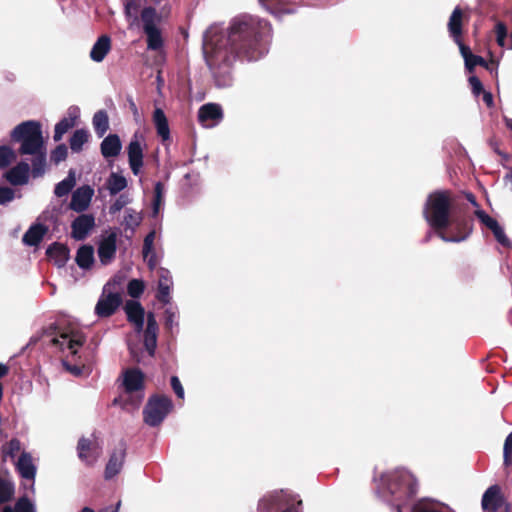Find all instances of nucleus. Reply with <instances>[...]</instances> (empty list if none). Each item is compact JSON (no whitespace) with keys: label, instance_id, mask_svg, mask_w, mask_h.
<instances>
[{"label":"nucleus","instance_id":"nucleus-13","mask_svg":"<svg viewBox=\"0 0 512 512\" xmlns=\"http://www.w3.org/2000/svg\"><path fill=\"white\" fill-rule=\"evenodd\" d=\"M94 226L95 218L92 214H81L76 217L71 224V236L75 240L82 241L86 239Z\"/></svg>","mask_w":512,"mask_h":512},{"label":"nucleus","instance_id":"nucleus-33","mask_svg":"<svg viewBox=\"0 0 512 512\" xmlns=\"http://www.w3.org/2000/svg\"><path fill=\"white\" fill-rule=\"evenodd\" d=\"M262 4L276 16H282L284 14H291L294 12V9L287 0H265Z\"/></svg>","mask_w":512,"mask_h":512},{"label":"nucleus","instance_id":"nucleus-24","mask_svg":"<svg viewBox=\"0 0 512 512\" xmlns=\"http://www.w3.org/2000/svg\"><path fill=\"white\" fill-rule=\"evenodd\" d=\"M463 18V10L459 6L455 7L447 24L449 34L454 41H458L459 38H462Z\"/></svg>","mask_w":512,"mask_h":512},{"label":"nucleus","instance_id":"nucleus-14","mask_svg":"<svg viewBox=\"0 0 512 512\" xmlns=\"http://www.w3.org/2000/svg\"><path fill=\"white\" fill-rule=\"evenodd\" d=\"M144 373L138 368H129L124 372L123 387L126 394L131 395L134 392L144 390Z\"/></svg>","mask_w":512,"mask_h":512},{"label":"nucleus","instance_id":"nucleus-38","mask_svg":"<svg viewBox=\"0 0 512 512\" xmlns=\"http://www.w3.org/2000/svg\"><path fill=\"white\" fill-rule=\"evenodd\" d=\"M75 185L76 179L74 172L70 171L68 176L55 186L54 194L57 197H64L72 191Z\"/></svg>","mask_w":512,"mask_h":512},{"label":"nucleus","instance_id":"nucleus-25","mask_svg":"<svg viewBox=\"0 0 512 512\" xmlns=\"http://www.w3.org/2000/svg\"><path fill=\"white\" fill-rule=\"evenodd\" d=\"M70 250L67 245L54 242L46 250L48 258L53 259L58 267L65 266L69 259Z\"/></svg>","mask_w":512,"mask_h":512},{"label":"nucleus","instance_id":"nucleus-54","mask_svg":"<svg viewBox=\"0 0 512 512\" xmlns=\"http://www.w3.org/2000/svg\"><path fill=\"white\" fill-rule=\"evenodd\" d=\"M492 233H493L495 239L497 240V242H499L502 246H504V247L511 246V241L506 236L503 228L500 225H498L497 228H495L494 231H492Z\"/></svg>","mask_w":512,"mask_h":512},{"label":"nucleus","instance_id":"nucleus-57","mask_svg":"<svg viewBox=\"0 0 512 512\" xmlns=\"http://www.w3.org/2000/svg\"><path fill=\"white\" fill-rule=\"evenodd\" d=\"M171 387L179 399H184V388L177 376H172L170 379Z\"/></svg>","mask_w":512,"mask_h":512},{"label":"nucleus","instance_id":"nucleus-30","mask_svg":"<svg viewBox=\"0 0 512 512\" xmlns=\"http://www.w3.org/2000/svg\"><path fill=\"white\" fill-rule=\"evenodd\" d=\"M153 122L157 131V135L163 142L170 139V128L167 117L161 108H156L153 113Z\"/></svg>","mask_w":512,"mask_h":512},{"label":"nucleus","instance_id":"nucleus-31","mask_svg":"<svg viewBox=\"0 0 512 512\" xmlns=\"http://www.w3.org/2000/svg\"><path fill=\"white\" fill-rule=\"evenodd\" d=\"M75 261L82 269H90L94 263V248L91 245H82L76 253Z\"/></svg>","mask_w":512,"mask_h":512},{"label":"nucleus","instance_id":"nucleus-53","mask_svg":"<svg viewBox=\"0 0 512 512\" xmlns=\"http://www.w3.org/2000/svg\"><path fill=\"white\" fill-rule=\"evenodd\" d=\"M129 202L128 196L122 194L120 195L109 207L110 214H116L120 210H122Z\"/></svg>","mask_w":512,"mask_h":512},{"label":"nucleus","instance_id":"nucleus-6","mask_svg":"<svg viewBox=\"0 0 512 512\" xmlns=\"http://www.w3.org/2000/svg\"><path fill=\"white\" fill-rule=\"evenodd\" d=\"M302 500L288 490L269 493L259 500L258 512H301Z\"/></svg>","mask_w":512,"mask_h":512},{"label":"nucleus","instance_id":"nucleus-62","mask_svg":"<svg viewBox=\"0 0 512 512\" xmlns=\"http://www.w3.org/2000/svg\"><path fill=\"white\" fill-rule=\"evenodd\" d=\"M129 107L134 116H138V108L132 99H129Z\"/></svg>","mask_w":512,"mask_h":512},{"label":"nucleus","instance_id":"nucleus-11","mask_svg":"<svg viewBox=\"0 0 512 512\" xmlns=\"http://www.w3.org/2000/svg\"><path fill=\"white\" fill-rule=\"evenodd\" d=\"M143 142L144 136L141 133L136 132L127 146L128 163L135 176L140 174L144 165Z\"/></svg>","mask_w":512,"mask_h":512},{"label":"nucleus","instance_id":"nucleus-26","mask_svg":"<svg viewBox=\"0 0 512 512\" xmlns=\"http://www.w3.org/2000/svg\"><path fill=\"white\" fill-rule=\"evenodd\" d=\"M48 232V227L41 223H35L23 235L22 241L28 246H38Z\"/></svg>","mask_w":512,"mask_h":512},{"label":"nucleus","instance_id":"nucleus-43","mask_svg":"<svg viewBox=\"0 0 512 512\" xmlns=\"http://www.w3.org/2000/svg\"><path fill=\"white\" fill-rule=\"evenodd\" d=\"M3 512H34V507L27 497H22L18 499L14 509L7 506L3 509Z\"/></svg>","mask_w":512,"mask_h":512},{"label":"nucleus","instance_id":"nucleus-21","mask_svg":"<svg viewBox=\"0 0 512 512\" xmlns=\"http://www.w3.org/2000/svg\"><path fill=\"white\" fill-rule=\"evenodd\" d=\"M77 450L79 458L89 465L94 464L100 454L98 447L91 440L84 437L79 439Z\"/></svg>","mask_w":512,"mask_h":512},{"label":"nucleus","instance_id":"nucleus-10","mask_svg":"<svg viewBox=\"0 0 512 512\" xmlns=\"http://www.w3.org/2000/svg\"><path fill=\"white\" fill-rule=\"evenodd\" d=\"M109 286L110 283H107L104 286L103 292L95 306L94 312L99 318L111 317L116 313L122 304L121 294L119 292L109 291Z\"/></svg>","mask_w":512,"mask_h":512},{"label":"nucleus","instance_id":"nucleus-55","mask_svg":"<svg viewBox=\"0 0 512 512\" xmlns=\"http://www.w3.org/2000/svg\"><path fill=\"white\" fill-rule=\"evenodd\" d=\"M14 197L15 193L12 188L0 186V205L12 201Z\"/></svg>","mask_w":512,"mask_h":512},{"label":"nucleus","instance_id":"nucleus-35","mask_svg":"<svg viewBox=\"0 0 512 512\" xmlns=\"http://www.w3.org/2000/svg\"><path fill=\"white\" fill-rule=\"evenodd\" d=\"M76 119L77 116L70 115L69 117H64L55 125L53 135L55 142L60 141L63 138V135L76 125Z\"/></svg>","mask_w":512,"mask_h":512},{"label":"nucleus","instance_id":"nucleus-61","mask_svg":"<svg viewBox=\"0 0 512 512\" xmlns=\"http://www.w3.org/2000/svg\"><path fill=\"white\" fill-rule=\"evenodd\" d=\"M9 372L7 365L0 363V379L5 377Z\"/></svg>","mask_w":512,"mask_h":512},{"label":"nucleus","instance_id":"nucleus-49","mask_svg":"<svg viewBox=\"0 0 512 512\" xmlns=\"http://www.w3.org/2000/svg\"><path fill=\"white\" fill-rule=\"evenodd\" d=\"M503 463L505 466H512V431L508 434L504 442Z\"/></svg>","mask_w":512,"mask_h":512},{"label":"nucleus","instance_id":"nucleus-56","mask_svg":"<svg viewBox=\"0 0 512 512\" xmlns=\"http://www.w3.org/2000/svg\"><path fill=\"white\" fill-rule=\"evenodd\" d=\"M468 81L471 86L472 93L475 96H479L482 92H484L482 82L477 76H470Z\"/></svg>","mask_w":512,"mask_h":512},{"label":"nucleus","instance_id":"nucleus-15","mask_svg":"<svg viewBox=\"0 0 512 512\" xmlns=\"http://www.w3.org/2000/svg\"><path fill=\"white\" fill-rule=\"evenodd\" d=\"M94 190L89 185L77 188L71 197L69 208L75 212H83L90 205Z\"/></svg>","mask_w":512,"mask_h":512},{"label":"nucleus","instance_id":"nucleus-16","mask_svg":"<svg viewBox=\"0 0 512 512\" xmlns=\"http://www.w3.org/2000/svg\"><path fill=\"white\" fill-rule=\"evenodd\" d=\"M117 251V234L111 232L104 237L98 246V257L103 265L109 264L114 258Z\"/></svg>","mask_w":512,"mask_h":512},{"label":"nucleus","instance_id":"nucleus-50","mask_svg":"<svg viewBox=\"0 0 512 512\" xmlns=\"http://www.w3.org/2000/svg\"><path fill=\"white\" fill-rule=\"evenodd\" d=\"M496 41L500 47L505 46L508 29L504 22L498 21L495 25Z\"/></svg>","mask_w":512,"mask_h":512},{"label":"nucleus","instance_id":"nucleus-2","mask_svg":"<svg viewBox=\"0 0 512 512\" xmlns=\"http://www.w3.org/2000/svg\"><path fill=\"white\" fill-rule=\"evenodd\" d=\"M11 138L13 141L21 143L19 154L33 156V177L42 176L45 172L46 149L40 123L32 120L22 122L12 130Z\"/></svg>","mask_w":512,"mask_h":512},{"label":"nucleus","instance_id":"nucleus-1","mask_svg":"<svg viewBox=\"0 0 512 512\" xmlns=\"http://www.w3.org/2000/svg\"><path fill=\"white\" fill-rule=\"evenodd\" d=\"M271 25L252 16L235 18L227 34L208 30L204 35L203 53L217 87L225 88L233 82V64L236 59L257 61L268 52Z\"/></svg>","mask_w":512,"mask_h":512},{"label":"nucleus","instance_id":"nucleus-37","mask_svg":"<svg viewBox=\"0 0 512 512\" xmlns=\"http://www.w3.org/2000/svg\"><path fill=\"white\" fill-rule=\"evenodd\" d=\"M89 133L85 129H77L70 137L69 144L73 152L79 153L83 149V145L88 141Z\"/></svg>","mask_w":512,"mask_h":512},{"label":"nucleus","instance_id":"nucleus-12","mask_svg":"<svg viewBox=\"0 0 512 512\" xmlns=\"http://www.w3.org/2000/svg\"><path fill=\"white\" fill-rule=\"evenodd\" d=\"M126 457V443L120 441L118 446L113 450L106 464L104 477L106 480H110L115 477L122 469L124 460Z\"/></svg>","mask_w":512,"mask_h":512},{"label":"nucleus","instance_id":"nucleus-5","mask_svg":"<svg viewBox=\"0 0 512 512\" xmlns=\"http://www.w3.org/2000/svg\"><path fill=\"white\" fill-rule=\"evenodd\" d=\"M473 227L474 219L469 213L468 206L457 205L450 216L448 228H444L442 234L437 236L445 242H461L471 235Z\"/></svg>","mask_w":512,"mask_h":512},{"label":"nucleus","instance_id":"nucleus-40","mask_svg":"<svg viewBox=\"0 0 512 512\" xmlns=\"http://www.w3.org/2000/svg\"><path fill=\"white\" fill-rule=\"evenodd\" d=\"M144 0H123L124 14L127 18L138 20V12Z\"/></svg>","mask_w":512,"mask_h":512},{"label":"nucleus","instance_id":"nucleus-46","mask_svg":"<svg viewBox=\"0 0 512 512\" xmlns=\"http://www.w3.org/2000/svg\"><path fill=\"white\" fill-rule=\"evenodd\" d=\"M142 221V217L139 213L132 209L126 210V214L124 217V223L127 228H131L132 230L140 225Z\"/></svg>","mask_w":512,"mask_h":512},{"label":"nucleus","instance_id":"nucleus-45","mask_svg":"<svg viewBox=\"0 0 512 512\" xmlns=\"http://www.w3.org/2000/svg\"><path fill=\"white\" fill-rule=\"evenodd\" d=\"M15 158L16 155L9 146H0V168H6Z\"/></svg>","mask_w":512,"mask_h":512},{"label":"nucleus","instance_id":"nucleus-42","mask_svg":"<svg viewBox=\"0 0 512 512\" xmlns=\"http://www.w3.org/2000/svg\"><path fill=\"white\" fill-rule=\"evenodd\" d=\"M145 289V283L141 279H132L128 282L127 293L132 298H139Z\"/></svg>","mask_w":512,"mask_h":512},{"label":"nucleus","instance_id":"nucleus-59","mask_svg":"<svg viewBox=\"0 0 512 512\" xmlns=\"http://www.w3.org/2000/svg\"><path fill=\"white\" fill-rule=\"evenodd\" d=\"M483 95V101L488 107H492L494 105L493 95L492 93L485 91L481 93Z\"/></svg>","mask_w":512,"mask_h":512},{"label":"nucleus","instance_id":"nucleus-41","mask_svg":"<svg viewBox=\"0 0 512 512\" xmlns=\"http://www.w3.org/2000/svg\"><path fill=\"white\" fill-rule=\"evenodd\" d=\"M14 494V485L4 479H0V505L10 501Z\"/></svg>","mask_w":512,"mask_h":512},{"label":"nucleus","instance_id":"nucleus-22","mask_svg":"<svg viewBox=\"0 0 512 512\" xmlns=\"http://www.w3.org/2000/svg\"><path fill=\"white\" fill-rule=\"evenodd\" d=\"M223 118V111L220 105L207 103L200 107L198 111V120L206 125L209 121L213 124L218 123Z\"/></svg>","mask_w":512,"mask_h":512},{"label":"nucleus","instance_id":"nucleus-44","mask_svg":"<svg viewBox=\"0 0 512 512\" xmlns=\"http://www.w3.org/2000/svg\"><path fill=\"white\" fill-rule=\"evenodd\" d=\"M474 215L479 219V221L486 226L489 230L494 231L495 228L499 225L497 220L489 216L484 210L476 209L474 211Z\"/></svg>","mask_w":512,"mask_h":512},{"label":"nucleus","instance_id":"nucleus-23","mask_svg":"<svg viewBox=\"0 0 512 512\" xmlns=\"http://www.w3.org/2000/svg\"><path fill=\"white\" fill-rule=\"evenodd\" d=\"M122 149L120 137L117 134L107 135L100 144V151L104 158L117 157Z\"/></svg>","mask_w":512,"mask_h":512},{"label":"nucleus","instance_id":"nucleus-64","mask_svg":"<svg viewBox=\"0 0 512 512\" xmlns=\"http://www.w3.org/2000/svg\"><path fill=\"white\" fill-rule=\"evenodd\" d=\"M80 512H94V510L89 507H84Z\"/></svg>","mask_w":512,"mask_h":512},{"label":"nucleus","instance_id":"nucleus-48","mask_svg":"<svg viewBox=\"0 0 512 512\" xmlns=\"http://www.w3.org/2000/svg\"><path fill=\"white\" fill-rule=\"evenodd\" d=\"M164 186L161 182H157L154 187V199H153V216L159 213V209L162 203Z\"/></svg>","mask_w":512,"mask_h":512},{"label":"nucleus","instance_id":"nucleus-29","mask_svg":"<svg viewBox=\"0 0 512 512\" xmlns=\"http://www.w3.org/2000/svg\"><path fill=\"white\" fill-rule=\"evenodd\" d=\"M16 468L22 478L27 480H33L35 478L36 467L34 466L32 457L29 453H21L17 461Z\"/></svg>","mask_w":512,"mask_h":512},{"label":"nucleus","instance_id":"nucleus-7","mask_svg":"<svg viewBox=\"0 0 512 512\" xmlns=\"http://www.w3.org/2000/svg\"><path fill=\"white\" fill-rule=\"evenodd\" d=\"M143 32L146 35L147 49L151 51H158L164 46V39L162 37L159 24L162 21V16L158 13L156 8L152 6L144 7L140 13Z\"/></svg>","mask_w":512,"mask_h":512},{"label":"nucleus","instance_id":"nucleus-8","mask_svg":"<svg viewBox=\"0 0 512 512\" xmlns=\"http://www.w3.org/2000/svg\"><path fill=\"white\" fill-rule=\"evenodd\" d=\"M171 398L164 394L151 395L143 409L144 422L150 427L159 426L173 409Z\"/></svg>","mask_w":512,"mask_h":512},{"label":"nucleus","instance_id":"nucleus-18","mask_svg":"<svg viewBox=\"0 0 512 512\" xmlns=\"http://www.w3.org/2000/svg\"><path fill=\"white\" fill-rule=\"evenodd\" d=\"M158 323L153 312L147 314V325L144 331V346L150 356H153L157 346Z\"/></svg>","mask_w":512,"mask_h":512},{"label":"nucleus","instance_id":"nucleus-27","mask_svg":"<svg viewBox=\"0 0 512 512\" xmlns=\"http://www.w3.org/2000/svg\"><path fill=\"white\" fill-rule=\"evenodd\" d=\"M171 276L169 275V271L165 269H161L159 271V279H158V287L156 298L159 302L163 304H168L170 302V285H171Z\"/></svg>","mask_w":512,"mask_h":512},{"label":"nucleus","instance_id":"nucleus-36","mask_svg":"<svg viewBox=\"0 0 512 512\" xmlns=\"http://www.w3.org/2000/svg\"><path fill=\"white\" fill-rule=\"evenodd\" d=\"M107 189L111 195H116L127 187V180L124 176L112 172L106 182Z\"/></svg>","mask_w":512,"mask_h":512},{"label":"nucleus","instance_id":"nucleus-60","mask_svg":"<svg viewBox=\"0 0 512 512\" xmlns=\"http://www.w3.org/2000/svg\"><path fill=\"white\" fill-rule=\"evenodd\" d=\"M465 197L473 206H475L479 209V204H478L476 197L473 193L467 192V193H465Z\"/></svg>","mask_w":512,"mask_h":512},{"label":"nucleus","instance_id":"nucleus-20","mask_svg":"<svg viewBox=\"0 0 512 512\" xmlns=\"http://www.w3.org/2000/svg\"><path fill=\"white\" fill-rule=\"evenodd\" d=\"M127 320L135 325L137 331H141L144 326L145 311L138 301H127L124 307Z\"/></svg>","mask_w":512,"mask_h":512},{"label":"nucleus","instance_id":"nucleus-19","mask_svg":"<svg viewBox=\"0 0 512 512\" xmlns=\"http://www.w3.org/2000/svg\"><path fill=\"white\" fill-rule=\"evenodd\" d=\"M29 171V164L25 161H21L6 172L5 178L14 186L25 185L29 181Z\"/></svg>","mask_w":512,"mask_h":512},{"label":"nucleus","instance_id":"nucleus-39","mask_svg":"<svg viewBox=\"0 0 512 512\" xmlns=\"http://www.w3.org/2000/svg\"><path fill=\"white\" fill-rule=\"evenodd\" d=\"M477 65L485 68L491 74L495 72L497 75L498 64L494 60L487 62L483 57L475 55L466 69L471 73Z\"/></svg>","mask_w":512,"mask_h":512},{"label":"nucleus","instance_id":"nucleus-3","mask_svg":"<svg viewBox=\"0 0 512 512\" xmlns=\"http://www.w3.org/2000/svg\"><path fill=\"white\" fill-rule=\"evenodd\" d=\"M449 190H437L430 193L423 209V216L436 235L448 228L452 215L453 202Z\"/></svg>","mask_w":512,"mask_h":512},{"label":"nucleus","instance_id":"nucleus-34","mask_svg":"<svg viewBox=\"0 0 512 512\" xmlns=\"http://www.w3.org/2000/svg\"><path fill=\"white\" fill-rule=\"evenodd\" d=\"M92 124L97 136L103 137L109 130V118L107 112L105 110L97 111L93 116Z\"/></svg>","mask_w":512,"mask_h":512},{"label":"nucleus","instance_id":"nucleus-58","mask_svg":"<svg viewBox=\"0 0 512 512\" xmlns=\"http://www.w3.org/2000/svg\"><path fill=\"white\" fill-rule=\"evenodd\" d=\"M62 362H63V365H64V367L66 368V370H67V371H69V372H71L73 375L78 376V375H80V374H81L82 370H81V368H80L79 366H77V365H71V364H69V363H68L67 361H65V360H63Z\"/></svg>","mask_w":512,"mask_h":512},{"label":"nucleus","instance_id":"nucleus-17","mask_svg":"<svg viewBox=\"0 0 512 512\" xmlns=\"http://www.w3.org/2000/svg\"><path fill=\"white\" fill-rule=\"evenodd\" d=\"M504 498L499 485L490 486L482 496V508L487 512H497L503 505Z\"/></svg>","mask_w":512,"mask_h":512},{"label":"nucleus","instance_id":"nucleus-63","mask_svg":"<svg viewBox=\"0 0 512 512\" xmlns=\"http://www.w3.org/2000/svg\"><path fill=\"white\" fill-rule=\"evenodd\" d=\"M120 505H121V501H118V503L116 504L115 508H113L110 512H118V510L120 508Z\"/></svg>","mask_w":512,"mask_h":512},{"label":"nucleus","instance_id":"nucleus-9","mask_svg":"<svg viewBox=\"0 0 512 512\" xmlns=\"http://www.w3.org/2000/svg\"><path fill=\"white\" fill-rule=\"evenodd\" d=\"M44 335L51 336V344L58 347L61 351L67 348L71 355H76L78 348L85 343V337L75 331H64L55 324H51L44 330Z\"/></svg>","mask_w":512,"mask_h":512},{"label":"nucleus","instance_id":"nucleus-51","mask_svg":"<svg viewBox=\"0 0 512 512\" xmlns=\"http://www.w3.org/2000/svg\"><path fill=\"white\" fill-rule=\"evenodd\" d=\"M68 149L65 144H59L56 148L51 152V161L55 164H59L67 158Z\"/></svg>","mask_w":512,"mask_h":512},{"label":"nucleus","instance_id":"nucleus-32","mask_svg":"<svg viewBox=\"0 0 512 512\" xmlns=\"http://www.w3.org/2000/svg\"><path fill=\"white\" fill-rule=\"evenodd\" d=\"M155 231H150L144 238L142 254L146 259L148 258V267L152 270L156 266V255L153 251V245L155 240Z\"/></svg>","mask_w":512,"mask_h":512},{"label":"nucleus","instance_id":"nucleus-4","mask_svg":"<svg viewBox=\"0 0 512 512\" xmlns=\"http://www.w3.org/2000/svg\"><path fill=\"white\" fill-rule=\"evenodd\" d=\"M386 488L390 494L389 505L394 512H403L405 507L417 494V480L408 473H393L386 480Z\"/></svg>","mask_w":512,"mask_h":512},{"label":"nucleus","instance_id":"nucleus-47","mask_svg":"<svg viewBox=\"0 0 512 512\" xmlns=\"http://www.w3.org/2000/svg\"><path fill=\"white\" fill-rule=\"evenodd\" d=\"M20 450H21V443L16 438L11 439L2 448L3 454L5 456H9L11 458H14Z\"/></svg>","mask_w":512,"mask_h":512},{"label":"nucleus","instance_id":"nucleus-28","mask_svg":"<svg viewBox=\"0 0 512 512\" xmlns=\"http://www.w3.org/2000/svg\"><path fill=\"white\" fill-rule=\"evenodd\" d=\"M111 49V38L108 35H101L94 43L90 57L95 62H101Z\"/></svg>","mask_w":512,"mask_h":512},{"label":"nucleus","instance_id":"nucleus-52","mask_svg":"<svg viewBox=\"0 0 512 512\" xmlns=\"http://www.w3.org/2000/svg\"><path fill=\"white\" fill-rule=\"evenodd\" d=\"M454 42L458 45L460 53L465 61V67L467 68L475 55L471 52V49L462 42V38H459L458 41Z\"/></svg>","mask_w":512,"mask_h":512}]
</instances>
